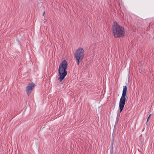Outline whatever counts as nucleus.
Masks as SVG:
<instances>
[{"label": "nucleus", "mask_w": 154, "mask_h": 154, "mask_svg": "<svg viewBox=\"0 0 154 154\" xmlns=\"http://www.w3.org/2000/svg\"><path fill=\"white\" fill-rule=\"evenodd\" d=\"M68 64L66 60H64L60 63L58 68V75L57 79L60 82H61L64 79L67 74L66 70L67 68Z\"/></svg>", "instance_id": "f257e3e1"}, {"label": "nucleus", "mask_w": 154, "mask_h": 154, "mask_svg": "<svg viewBox=\"0 0 154 154\" xmlns=\"http://www.w3.org/2000/svg\"><path fill=\"white\" fill-rule=\"evenodd\" d=\"M151 114H150V115H149V117H150V116H151Z\"/></svg>", "instance_id": "1a4fd4ad"}, {"label": "nucleus", "mask_w": 154, "mask_h": 154, "mask_svg": "<svg viewBox=\"0 0 154 154\" xmlns=\"http://www.w3.org/2000/svg\"><path fill=\"white\" fill-rule=\"evenodd\" d=\"M35 86V84L33 83L28 84L26 88V91L28 96L32 91V89Z\"/></svg>", "instance_id": "39448f33"}, {"label": "nucleus", "mask_w": 154, "mask_h": 154, "mask_svg": "<svg viewBox=\"0 0 154 154\" xmlns=\"http://www.w3.org/2000/svg\"><path fill=\"white\" fill-rule=\"evenodd\" d=\"M45 12L44 11L43 13V15L44 16L45 15Z\"/></svg>", "instance_id": "423d86ee"}, {"label": "nucleus", "mask_w": 154, "mask_h": 154, "mask_svg": "<svg viewBox=\"0 0 154 154\" xmlns=\"http://www.w3.org/2000/svg\"><path fill=\"white\" fill-rule=\"evenodd\" d=\"M84 55V50L81 48H79L75 52L74 58L76 60L78 65H79V63L82 61Z\"/></svg>", "instance_id": "7ed1b4c3"}, {"label": "nucleus", "mask_w": 154, "mask_h": 154, "mask_svg": "<svg viewBox=\"0 0 154 154\" xmlns=\"http://www.w3.org/2000/svg\"><path fill=\"white\" fill-rule=\"evenodd\" d=\"M45 21H44V23H45V22L46 21V20L45 19Z\"/></svg>", "instance_id": "0eeeda50"}, {"label": "nucleus", "mask_w": 154, "mask_h": 154, "mask_svg": "<svg viewBox=\"0 0 154 154\" xmlns=\"http://www.w3.org/2000/svg\"><path fill=\"white\" fill-rule=\"evenodd\" d=\"M149 117H148V119H147V121H148V120L149 119Z\"/></svg>", "instance_id": "6e6552de"}, {"label": "nucleus", "mask_w": 154, "mask_h": 154, "mask_svg": "<svg viewBox=\"0 0 154 154\" xmlns=\"http://www.w3.org/2000/svg\"><path fill=\"white\" fill-rule=\"evenodd\" d=\"M113 35L115 38L122 37L125 35L124 27L117 23H114L112 26Z\"/></svg>", "instance_id": "f03ea898"}, {"label": "nucleus", "mask_w": 154, "mask_h": 154, "mask_svg": "<svg viewBox=\"0 0 154 154\" xmlns=\"http://www.w3.org/2000/svg\"><path fill=\"white\" fill-rule=\"evenodd\" d=\"M127 90V86H125L123 89L122 96L120 98L119 102V109L120 112H121L125 104L126 100L125 96L126 95Z\"/></svg>", "instance_id": "20e7f679"}]
</instances>
